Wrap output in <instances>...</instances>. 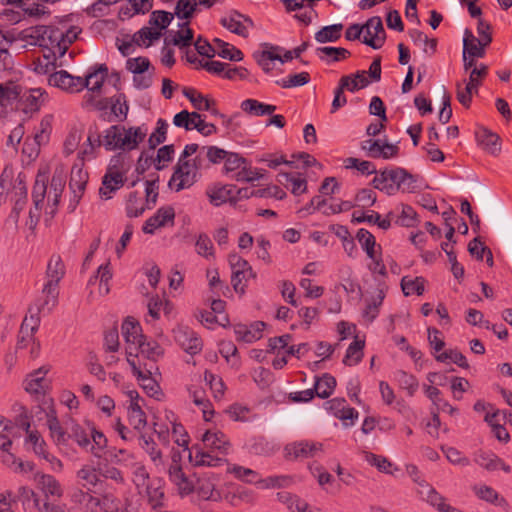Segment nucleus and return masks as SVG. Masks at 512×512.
Listing matches in <instances>:
<instances>
[{
	"instance_id": "4468645a",
	"label": "nucleus",
	"mask_w": 512,
	"mask_h": 512,
	"mask_svg": "<svg viewBox=\"0 0 512 512\" xmlns=\"http://www.w3.org/2000/svg\"><path fill=\"white\" fill-rule=\"evenodd\" d=\"M176 339L183 350L190 355L198 354L202 350V339L192 330L179 329L176 334Z\"/></svg>"
},
{
	"instance_id": "79ce46f5",
	"label": "nucleus",
	"mask_w": 512,
	"mask_h": 512,
	"mask_svg": "<svg viewBox=\"0 0 512 512\" xmlns=\"http://www.w3.org/2000/svg\"><path fill=\"white\" fill-rule=\"evenodd\" d=\"M435 359H436V361L442 362V363L446 362L449 359L454 364H456L457 366H459L463 369L469 368V363H468L466 357L460 351H458L456 349H449V350L444 351L441 354L435 355Z\"/></svg>"
},
{
	"instance_id": "0e129e2a",
	"label": "nucleus",
	"mask_w": 512,
	"mask_h": 512,
	"mask_svg": "<svg viewBox=\"0 0 512 512\" xmlns=\"http://www.w3.org/2000/svg\"><path fill=\"white\" fill-rule=\"evenodd\" d=\"M291 483L292 478L285 475L269 476L265 479H260L259 481V485L262 488H283L288 487Z\"/></svg>"
},
{
	"instance_id": "f704fd0d",
	"label": "nucleus",
	"mask_w": 512,
	"mask_h": 512,
	"mask_svg": "<svg viewBox=\"0 0 512 512\" xmlns=\"http://www.w3.org/2000/svg\"><path fill=\"white\" fill-rule=\"evenodd\" d=\"M46 96V92L40 88L30 89L28 94H24L22 97L24 98L25 108L27 111H38L41 105L44 102V97Z\"/></svg>"
},
{
	"instance_id": "6ab92c4d",
	"label": "nucleus",
	"mask_w": 512,
	"mask_h": 512,
	"mask_svg": "<svg viewBox=\"0 0 512 512\" xmlns=\"http://www.w3.org/2000/svg\"><path fill=\"white\" fill-rule=\"evenodd\" d=\"M248 452L254 455L270 456L275 452V446L272 442L268 441L264 436L251 437L246 442Z\"/></svg>"
},
{
	"instance_id": "39448f33",
	"label": "nucleus",
	"mask_w": 512,
	"mask_h": 512,
	"mask_svg": "<svg viewBox=\"0 0 512 512\" xmlns=\"http://www.w3.org/2000/svg\"><path fill=\"white\" fill-rule=\"evenodd\" d=\"M197 172L193 170L190 160L179 159L174 172L168 182L171 189L179 192L185 188L191 187L197 181Z\"/></svg>"
},
{
	"instance_id": "4be33fe9",
	"label": "nucleus",
	"mask_w": 512,
	"mask_h": 512,
	"mask_svg": "<svg viewBox=\"0 0 512 512\" xmlns=\"http://www.w3.org/2000/svg\"><path fill=\"white\" fill-rule=\"evenodd\" d=\"M240 107L244 112L253 116L272 115L277 109L275 105L266 104L255 99L242 101Z\"/></svg>"
},
{
	"instance_id": "de8ad7c7",
	"label": "nucleus",
	"mask_w": 512,
	"mask_h": 512,
	"mask_svg": "<svg viewBox=\"0 0 512 512\" xmlns=\"http://www.w3.org/2000/svg\"><path fill=\"white\" fill-rule=\"evenodd\" d=\"M121 126L113 125L105 131L103 145L107 151L119 149Z\"/></svg>"
},
{
	"instance_id": "a19ab883",
	"label": "nucleus",
	"mask_w": 512,
	"mask_h": 512,
	"mask_svg": "<svg viewBox=\"0 0 512 512\" xmlns=\"http://www.w3.org/2000/svg\"><path fill=\"white\" fill-rule=\"evenodd\" d=\"M417 223V213L413 207L407 204H401V213L397 216L395 224L402 227H414Z\"/></svg>"
},
{
	"instance_id": "4c0bfd02",
	"label": "nucleus",
	"mask_w": 512,
	"mask_h": 512,
	"mask_svg": "<svg viewBox=\"0 0 512 512\" xmlns=\"http://www.w3.org/2000/svg\"><path fill=\"white\" fill-rule=\"evenodd\" d=\"M39 484L42 487V490L45 493V498L48 496H62V488L60 483L56 480V478L52 475L44 474L40 477Z\"/></svg>"
},
{
	"instance_id": "a878e982",
	"label": "nucleus",
	"mask_w": 512,
	"mask_h": 512,
	"mask_svg": "<svg viewBox=\"0 0 512 512\" xmlns=\"http://www.w3.org/2000/svg\"><path fill=\"white\" fill-rule=\"evenodd\" d=\"M316 53L319 55L322 61H325L328 64L332 62H339L351 55L350 51L346 48L331 46L318 47L316 49Z\"/></svg>"
},
{
	"instance_id": "1a4fd4ad",
	"label": "nucleus",
	"mask_w": 512,
	"mask_h": 512,
	"mask_svg": "<svg viewBox=\"0 0 512 512\" xmlns=\"http://www.w3.org/2000/svg\"><path fill=\"white\" fill-rule=\"evenodd\" d=\"M362 26L363 29H366L367 34L362 42L373 49H380L386 41V32L381 17L373 16Z\"/></svg>"
},
{
	"instance_id": "c9c22d12",
	"label": "nucleus",
	"mask_w": 512,
	"mask_h": 512,
	"mask_svg": "<svg viewBox=\"0 0 512 512\" xmlns=\"http://www.w3.org/2000/svg\"><path fill=\"white\" fill-rule=\"evenodd\" d=\"M425 279L423 277H416L415 279H408L403 277L401 279V289L405 296L416 294L418 296L424 293Z\"/></svg>"
},
{
	"instance_id": "e2e57ef3",
	"label": "nucleus",
	"mask_w": 512,
	"mask_h": 512,
	"mask_svg": "<svg viewBox=\"0 0 512 512\" xmlns=\"http://www.w3.org/2000/svg\"><path fill=\"white\" fill-rule=\"evenodd\" d=\"M365 459L370 465L377 467V469L380 472L392 474L390 468L393 466V464L392 462L389 461L388 458L381 455H376L371 452H367Z\"/></svg>"
},
{
	"instance_id": "7ed1b4c3",
	"label": "nucleus",
	"mask_w": 512,
	"mask_h": 512,
	"mask_svg": "<svg viewBox=\"0 0 512 512\" xmlns=\"http://www.w3.org/2000/svg\"><path fill=\"white\" fill-rule=\"evenodd\" d=\"M64 275L65 266L61 257L59 255H52L46 269L48 281L42 289V293L46 296L43 306L49 305L50 302L53 307L56 305L59 295L58 284Z\"/></svg>"
},
{
	"instance_id": "8fccbe9b",
	"label": "nucleus",
	"mask_w": 512,
	"mask_h": 512,
	"mask_svg": "<svg viewBox=\"0 0 512 512\" xmlns=\"http://www.w3.org/2000/svg\"><path fill=\"white\" fill-rule=\"evenodd\" d=\"M310 79V74L308 72H301L289 75L286 79L277 80L275 83L282 88H292L304 86L310 82Z\"/></svg>"
},
{
	"instance_id": "c85d7f7f",
	"label": "nucleus",
	"mask_w": 512,
	"mask_h": 512,
	"mask_svg": "<svg viewBox=\"0 0 512 512\" xmlns=\"http://www.w3.org/2000/svg\"><path fill=\"white\" fill-rule=\"evenodd\" d=\"M68 440H74L78 446L88 451L90 446V437L86 430L74 420H70V425L67 426Z\"/></svg>"
},
{
	"instance_id": "cd10ccee",
	"label": "nucleus",
	"mask_w": 512,
	"mask_h": 512,
	"mask_svg": "<svg viewBox=\"0 0 512 512\" xmlns=\"http://www.w3.org/2000/svg\"><path fill=\"white\" fill-rule=\"evenodd\" d=\"M270 48L272 51L263 50L254 53V58L257 64L263 69L265 73H269L273 69V66L271 65L273 61L278 60L281 62L282 60L281 55L275 52L281 50L282 48L272 45Z\"/></svg>"
},
{
	"instance_id": "f257e3e1",
	"label": "nucleus",
	"mask_w": 512,
	"mask_h": 512,
	"mask_svg": "<svg viewBox=\"0 0 512 512\" xmlns=\"http://www.w3.org/2000/svg\"><path fill=\"white\" fill-rule=\"evenodd\" d=\"M417 177L402 167L380 170L371 181V185L388 196L398 192L414 193L417 190Z\"/></svg>"
},
{
	"instance_id": "f3484780",
	"label": "nucleus",
	"mask_w": 512,
	"mask_h": 512,
	"mask_svg": "<svg viewBox=\"0 0 512 512\" xmlns=\"http://www.w3.org/2000/svg\"><path fill=\"white\" fill-rule=\"evenodd\" d=\"M48 370L41 367L34 372L30 373L25 379L23 385L26 392L30 394H40L44 392L45 388V375Z\"/></svg>"
},
{
	"instance_id": "423d86ee",
	"label": "nucleus",
	"mask_w": 512,
	"mask_h": 512,
	"mask_svg": "<svg viewBox=\"0 0 512 512\" xmlns=\"http://www.w3.org/2000/svg\"><path fill=\"white\" fill-rule=\"evenodd\" d=\"M322 450V443L308 440L296 441L284 447V457L292 461L304 460L315 457Z\"/></svg>"
},
{
	"instance_id": "603ef678",
	"label": "nucleus",
	"mask_w": 512,
	"mask_h": 512,
	"mask_svg": "<svg viewBox=\"0 0 512 512\" xmlns=\"http://www.w3.org/2000/svg\"><path fill=\"white\" fill-rule=\"evenodd\" d=\"M174 18V14L164 11L156 10L151 13L149 24L159 28V30L166 29Z\"/></svg>"
},
{
	"instance_id": "ddd939ff",
	"label": "nucleus",
	"mask_w": 512,
	"mask_h": 512,
	"mask_svg": "<svg viewBox=\"0 0 512 512\" xmlns=\"http://www.w3.org/2000/svg\"><path fill=\"white\" fill-rule=\"evenodd\" d=\"M170 481L177 486L181 496H186L194 491L193 482L183 472L181 465L171 464L168 469Z\"/></svg>"
},
{
	"instance_id": "bb28decb",
	"label": "nucleus",
	"mask_w": 512,
	"mask_h": 512,
	"mask_svg": "<svg viewBox=\"0 0 512 512\" xmlns=\"http://www.w3.org/2000/svg\"><path fill=\"white\" fill-rule=\"evenodd\" d=\"M202 441L206 446H209L213 449H217L224 454H227L230 448V443L226 435L221 431H206L202 436Z\"/></svg>"
},
{
	"instance_id": "a211bd4d",
	"label": "nucleus",
	"mask_w": 512,
	"mask_h": 512,
	"mask_svg": "<svg viewBox=\"0 0 512 512\" xmlns=\"http://www.w3.org/2000/svg\"><path fill=\"white\" fill-rule=\"evenodd\" d=\"M48 186L47 172L38 171L32 189V200L36 210H41Z\"/></svg>"
},
{
	"instance_id": "09e8293b",
	"label": "nucleus",
	"mask_w": 512,
	"mask_h": 512,
	"mask_svg": "<svg viewBox=\"0 0 512 512\" xmlns=\"http://www.w3.org/2000/svg\"><path fill=\"white\" fill-rule=\"evenodd\" d=\"M195 465L196 466H208L217 467L221 466L226 462L225 458L213 456L209 452L197 450L195 452Z\"/></svg>"
},
{
	"instance_id": "0eeeda50",
	"label": "nucleus",
	"mask_w": 512,
	"mask_h": 512,
	"mask_svg": "<svg viewBox=\"0 0 512 512\" xmlns=\"http://www.w3.org/2000/svg\"><path fill=\"white\" fill-rule=\"evenodd\" d=\"M361 149L366 152V156L373 159H392L399 155V146L388 143L386 140L368 139L361 143Z\"/></svg>"
},
{
	"instance_id": "a18cd8bd",
	"label": "nucleus",
	"mask_w": 512,
	"mask_h": 512,
	"mask_svg": "<svg viewBox=\"0 0 512 512\" xmlns=\"http://www.w3.org/2000/svg\"><path fill=\"white\" fill-rule=\"evenodd\" d=\"M126 68L134 75L144 74L150 68H152V71L155 70V68L151 65L150 60L143 56L129 58L126 62Z\"/></svg>"
},
{
	"instance_id": "13d9d810",
	"label": "nucleus",
	"mask_w": 512,
	"mask_h": 512,
	"mask_svg": "<svg viewBox=\"0 0 512 512\" xmlns=\"http://www.w3.org/2000/svg\"><path fill=\"white\" fill-rule=\"evenodd\" d=\"M427 501L440 512H459L458 509L445 504L444 497L441 496L434 488L429 487Z\"/></svg>"
},
{
	"instance_id": "393cba45",
	"label": "nucleus",
	"mask_w": 512,
	"mask_h": 512,
	"mask_svg": "<svg viewBox=\"0 0 512 512\" xmlns=\"http://www.w3.org/2000/svg\"><path fill=\"white\" fill-rule=\"evenodd\" d=\"M136 349L147 359L157 361L164 354L163 348L155 340H147L146 336H141Z\"/></svg>"
},
{
	"instance_id": "4d7b16f0",
	"label": "nucleus",
	"mask_w": 512,
	"mask_h": 512,
	"mask_svg": "<svg viewBox=\"0 0 512 512\" xmlns=\"http://www.w3.org/2000/svg\"><path fill=\"white\" fill-rule=\"evenodd\" d=\"M139 381H141V386L145 390V392L150 396L156 399H159L158 394H161L159 384L151 377V371H147L144 373L142 371V377H137Z\"/></svg>"
},
{
	"instance_id": "7c9ffc66",
	"label": "nucleus",
	"mask_w": 512,
	"mask_h": 512,
	"mask_svg": "<svg viewBox=\"0 0 512 512\" xmlns=\"http://www.w3.org/2000/svg\"><path fill=\"white\" fill-rule=\"evenodd\" d=\"M213 42L219 48V51L216 52L219 57L234 62H240L243 60L244 54L240 49L221 40L220 38H215Z\"/></svg>"
},
{
	"instance_id": "20e7f679",
	"label": "nucleus",
	"mask_w": 512,
	"mask_h": 512,
	"mask_svg": "<svg viewBox=\"0 0 512 512\" xmlns=\"http://www.w3.org/2000/svg\"><path fill=\"white\" fill-rule=\"evenodd\" d=\"M123 166L124 157L121 153L111 157L107 171L102 178V187L99 189L102 198L110 199V194L124 185Z\"/></svg>"
},
{
	"instance_id": "dca6fc26",
	"label": "nucleus",
	"mask_w": 512,
	"mask_h": 512,
	"mask_svg": "<svg viewBox=\"0 0 512 512\" xmlns=\"http://www.w3.org/2000/svg\"><path fill=\"white\" fill-rule=\"evenodd\" d=\"M241 17H244V14L237 10H231L227 17L221 18L220 24L230 32L243 38H247L249 32L247 26L242 22Z\"/></svg>"
},
{
	"instance_id": "052dcab7",
	"label": "nucleus",
	"mask_w": 512,
	"mask_h": 512,
	"mask_svg": "<svg viewBox=\"0 0 512 512\" xmlns=\"http://www.w3.org/2000/svg\"><path fill=\"white\" fill-rule=\"evenodd\" d=\"M139 445L149 454L151 460L153 462L161 461L162 453L159 449H157V444L151 437H146L145 435H140L138 437Z\"/></svg>"
},
{
	"instance_id": "b1692460",
	"label": "nucleus",
	"mask_w": 512,
	"mask_h": 512,
	"mask_svg": "<svg viewBox=\"0 0 512 512\" xmlns=\"http://www.w3.org/2000/svg\"><path fill=\"white\" fill-rule=\"evenodd\" d=\"M336 379L329 373H324L321 377H316L314 389L316 396L321 399L329 398L336 387Z\"/></svg>"
},
{
	"instance_id": "f8f14e48",
	"label": "nucleus",
	"mask_w": 512,
	"mask_h": 512,
	"mask_svg": "<svg viewBox=\"0 0 512 512\" xmlns=\"http://www.w3.org/2000/svg\"><path fill=\"white\" fill-rule=\"evenodd\" d=\"M235 185H221L214 184L209 186L206 190V195L212 205L218 207L226 202L235 206V198H233V191Z\"/></svg>"
},
{
	"instance_id": "c03bdc74",
	"label": "nucleus",
	"mask_w": 512,
	"mask_h": 512,
	"mask_svg": "<svg viewBox=\"0 0 512 512\" xmlns=\"http://www.w3.org/2000/svg\"><path fill=\"white\" fill-rule=\"evenodd\" d=\"M395 377L400 387L407 390L409 396H413L419 386L417 378L403 370L397 371Z\"/></svg>"
},
{
	"instance_id": "72a5a7b5",
	"label": "nucleus",
	"mask_w": 512,
	"mask_h": 512,
	"mask_svg": "<svg viewBox=\"0 0 512 512\" xmlns=\"http://www.w3.org/2000/svg\"><path fill=\"white\" fill-rule=\"evenodd\" d=\"M343 24H333L321 28L315 33V40L319 43L336 42L341 37Z\"/></svg>"
},
{
	"instance_id": "2f4dec72",
	"label": "nucleus",
	"mask_w": 512,
	"mask_h": 512,
	"mask_svg": "<svg viewBox=\"0 0 512 512\" xmlns=\"http://www.w3.org/2000/svg\"><path fill=\"white\" fill-rule=\"evenodd\" d=\"M365 341L355 337L354 341L348 346L343 363L347 366L356 365L361 362L363 358V349Z\"/></svg>"
},
{
	"instance_id": "e433bc0d",
	"label": "nucleus",
	"mask_w": 512,
	"mask_h": 512,
	"mask_svg": "<svg viewBox=\"0 0 512 512\" xmlns=\"http://www.w3.org/2000/svg\"><path fill=\"white\" fill-rule=\"evenodd\" d=\"M356 239L370 259H374L376 240L375 236L367 229L361 228L356 234Z\"/></svg>"
},
{
	"instance_id": "c756f323",
	"label": "nucleus",
	"mask_w": 512,
	"mask_h": 512,
	"mask_svg": "<svg viewBox=\"0 0 512 512\" xmlns=\"http://www.w3.org/2000/svg\"><path fill=\"white\" fill-rule=\"evenodd\" d=\"M476 138L480 145L483 146L489 153L495 154L500 150L499 136L485 128L476 131Z\"/></svg>"
},
{
	"instance_id": "5701e85b",
	"label": "nucleus",
	"mask_w": 512,
	"mask_h": 512,
	"mask_svg": "<svg viewBox=\"0 0 512 512\" xmlns=\"http://www.w3.org/2000/svg\"><path fill=\"white\" fill-rule=\"evenodd\" d=\"M194 491L203 500L219 501L221 499L220 492L215 489V483L209 478H199L194 485Z\"/></svg>"
},
{
	"instance_id": "473e14b6",
	"label": "nucleus",
	"mask_w": 512,
	"mask_h": 512,
	"mask_svg": "<svg viewBox=\"0 0 512 512\" xmlns=\"http://www.w3.org/2000/svg\"><path fill=\"white\" fill-rule=\"evenodd\" d=\"M47 28L48 26L38 25L23 29L18 33V39L26 41L32 45H38V43H43Z\"/></svg>"
},
{
	"instance_id": "3c124183",
	"label": "nucleus",
	"mask_w": 512,
	"mask_h": 512,
	"mask_svg": "<svg viewBox=\"0 0 512 512\" xmlns=\"http://www.w3.org/2000/svg\"><path fill=\"white\" fill-rule=\"evenodd\" d=\"M91 438L92 442L90 441L88 451H90L94 456L100 457L102 450L107 446V438L95 427L91 428Z\"/></svg>"
},
{
	"instance_id": "ea45409f",
	"label": "nucleus",
	"mask_w": 512,
	"mask_h": 512,
	"mask_svg": "<svg viewBox=\"0 0 512 512\" xmlns=\"http://www.w3.org/2000/svg\"><path fill=\"white\" fill-rule=\"evenodd\" d=\"M155 131L149 136L148 145L151 150H154L158 145L166 141L168 123L165 119L159 118L156 123Z\"/></svg>"
},
{
	"instance_id": "69168bd1",
	"label": "nucleus",
	"mask_w": 512,
	"mask_h": 512,
	"mask_svg": "<svg viewBox=\"0 0 512 512\" xmlns=\"http://www.w3.org/2000/svg\"><path fill=\"white\" fill-rule=\"evenodd\" d=\"M232 473L235 475L236 478L242 481H245L250 484H259L260 479L258 473L252 469L235 465L232 468Z\"/></svg>"
},
{
	"instance_id": "6e6d98bb",
	"label": "nucleus",
	"mask_w": 512,
	"mask_h": 512,
	"mask_svg": "<svg viewBox=\"0 0 512 512\" xmlns=\"http://www.w3.org/2000/svg\"><path fill=\"white\" fill-rule=\"evenodd\" d=\"M88 181V173L84 172L81 168L76 171L73 169L71 172V177L69 181V188L71 191L82 192L86 188V184Z\"/></svg>"
},
{
	"instance_id": "338daca9",
	"label": "nucleus",
	"mask_w": 512,
	"mask_h": 512,
	"mask_svg": "<svg viewBox=\"0 0 512 512\" xmlns=\"http://www.w3.org/2000/svg\"><path fill=\"white\" fill-rule=\"evenodd\" d=\"M195 245L196 251L199 255L206 258H208L209 256H214L213 243L207 234H199Z\"/></svg>"
},
{
	"instance_id": "49530a36",
	"label": "nucleus",
	"mask_w": 512,
	"mask_h": 512,
	"mask_svg": "<svg viewBox=\"0 0 512 512\" xmlns=\"http://www.w3.org/2000/svg\"><path fill=\"white\" fill-rule=\"evenodd\" d=\"M111 112L119 118L120 121H123L127 118L129 106L126 100V96L124 93H120L117 96L112 97L111 99Z\"/></svg>"
},
{
	"instance_id": "2eb2a0df",
	"label": "nucleus",
	"mask_w": 512,
	"mask_h": 512,
	"mask_svg": "<svg viewBox=\"0 0 512 512\" xmlns=\"http://www.w3.org/2000/svg\"><path fill=\"white\" fill-rule=\"evenodd\" d=\"M47 425L50 430V434L55 444L63 449L68 446L67 429L65 430L56 415V411L52 408L47 412Z\"/></svg>"
},
{
	"instance_id": "864d4df0",
	"label": "nucleus",
	"mask_w": 512,
	"mask_h": 512,
	"mask_svg": "<svg viewBox=\"0 0 512 512\" xmlns=\"http://www.w3.org/2000/svg\"><path fill=\"white\" fill-rule=\"evenodd\" d=\"M140 196L137 191L130 192L126 202V215L129 218L138 217L145 211L144 206H139Z\"/></svg>"
},
{
	"instance_id": "774afa93",
	"label": "nucleus",
	"mask_w": 512,
	"mask_h": 512,
	"mask_svg": "<svg viewBox=\"0 0 512 512\" xmlns=\"http://www.w3.org/2000/svg\"><path fill=\"white\" fill-rule=\"evenodd\" d=\"M77 478L82 481V485L86 486H95L99 481L96 470L88 465L83 466L77 472Z\"/></svg>"
},
{
	"instance_id": "6e6552de",
	"label": "nucleus",
	"mask_w": 512,
	"mask_h": 512,
	"mask_svg": "<svg viewBox=\"0 0 512 512\" xmlns=\"http://www.w3.org/2000/svg\"><path fill=\"white\" fill-rule=\"evenodd\" d=\"M45 34L43 43H38V46L49 49L54 59L63 57L71 40L64 39L63 31L54 26H48Z\"/></svg>"
},
{
	"instance_id": "bf43d9fd",
	"label": "nucleus",
	"mask_w": 512,
	"mask_h": 512,
	"mask_svg": "<svg viewBox=\"0 0 512 512\" xmlns=\"http://www.w3.org/2000/svg\"><path fill=\"white\" fill-rule=\"evenodd\" d=\"M246 164V159L238 153L228 152L224 160V173L238 172Z\"/></svg>"
},
{
	"instance_id": "aec40b11",
	"label": "nucleus",
	"mask_w": 512,
	"mask_h": 512,
	"mask_svg": "<svg viewBox=\"0 0 512 512\" xmlns=\"http://www.w3.org/2000/svg\"><path fill=\"white\" fill-rule=\"evenodd\" d=\"M122 334L127 344L137 345L142 334L140 323L133 317H127L122 323Z\"/></svg>"
},
{
	"instance_id": "f03ea898",
	"label": "nucleus",
	"mask_w": 512,
	"mask_h": 512,
	"mask_svg": "<svg viewBox=\"0 0 512 512\" xmlns=\"http://www.w3.org/2000/svg\"><path fill=\"white\" fill-rule=\"evenodd\" d=\"M98 72H107L106 64H100L92 67L87 75L82 78L79 76H73L65 70L57 71L49 76L48 82L51 86L58 87L68 92H79L85 87L90 85L94 77L97 76Z\"/></svg>"
},
{
	"instance_id": "680f3d73",
	"label": "nucleus",
	"mask_w": 512,
	"mask_h": 512,
	"mask_svg": "<svg viewBox=\"0 0 512 512\" xmlns=\"http://www.w3.org/2000/svg\"><path fill=\"white\" fill-rule=\"evenodd\" d=\"M25 14L21 11L14 9H3L0 11V29L3 30L9 25L19 23Z\"/></svg>"
},
{
	"instance_id": "412c9836",
	"label": "nucleus",
	"mask_w": 512,
	"mask_h": 512,
	"mask_svg": "<svg viewBox=\"0 0 512 512\" xmlns=\"http://www.w3.org/2000/svg\"><path fill=\"white\" fill-rule=\"evenodd\" d=\"M277 181L286 187L291 185V193L298 196L306 192L307 181L304 178L296 177L292 173L280 172L277 175Z\"/></svg>"
},
{
	"instance_id": "58836bf2",
	"label": "nucleus",
	"mask_w": 512,
	"mask_h": 512,
	"mask_svg": "<svg viewBox=\"0 0 512 512\" xmlns=\"http://www.w3.org/2000/svg\"><path fill=\"white\" fill-rule=\"evenodd\" d=\"M129 424L137 431L142 430L147 424V417L139 403L134 402L133 407L128 410Z\"/></svg>"
},
{
	"instance_id": "37998d69",
	"label": "nucleus",
	"mask_w": 512,
	"mask_h": 512,
	"mask_svg": "<svg viewBox=\"0 0 512 512\" xmlns=\"http://www.w3.org/2000/svg\"><path fill=\"white\" fill-rule=\"evenodd\" d=\"M197 11L196 0H178L175 6L174 15L181 20H189Z\"/></svg>"
},
{
	"instance_id": "5fc2aeb1",
	"label": "nucleus",
	"mask_w": 512,
	"mask_h": 512,
	"mask_svg": "<svg viewBox=\"0 0 512 512\" xmlns=\"http://www.w3.org/2000/svg\"><path fill=\"white\" fill-rule=\"evenodd\" d=\"M154 178L145 182V193H146V205L148 209H151L157 202L158 190H159V175L153 174Z\"/></svg>"
},
{
	"instance_id": "9d476101",
	"label": "nucleus",
	"mask_w": 512,
	"mask_h": 512,
	"mask_svg": "<svg viewBox=\"0 0 512 512\" xmlns=\"http://www.w3.org/2000/svg\"><path fill=\"white\" fill-rule=\"evenodd\" d=\"M228 262L232 269V286L236 293H240L242 295L245 293L246 285L241 284L240 275L247 273V271L250 276H256V273L253 271L248 261L239 256L237 253H230L228 256Z\"/></svg>"
},
{
	"instance_id": "9b49d317",
	"label": "nucleus",
	"mask_w": 512,
	"mask_h": 512,
	"mask_svg": "<svg viewBox=\"0 0 512 512\" xmlns=\"http://www.w3.org/2000/svg\"><path fill=\"white\" fill-rule=\"evenodd\" d=\"M11 501L16 511L35 512L38 510L40 499L31 488L21 486L15 494H11Z\"/></svg>"
}]
</instances>
